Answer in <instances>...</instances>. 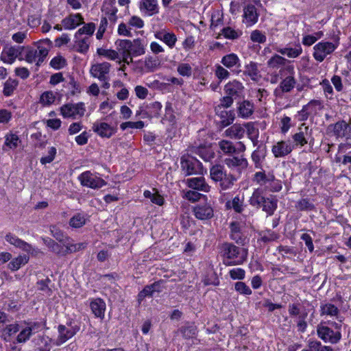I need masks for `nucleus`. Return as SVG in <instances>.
Segmentation results:
<instances>
[{"instance_id":"1","label":"nucleus","mask_w":351,"mask_h":351,"mask_svg":"<svg viewBox=\"0 0 351 351\" xmlns=\"http://www.w3.org/2000/svg\"><path fill=\"white\" fill-rule=\"evenodd\" d=\"M264 189L263 188L256 189L249 199L250 204L257 208H262L267 215L271 216L274 214L277 208V199L273 197H265Z\"/></svg>"},{"instance_id":"2","label":"nucleus","mask_w":351,"mask_h":351,"mask_svg":"<svg viewBox=\"0 0 351 351\" xmlns=\"http://www.w3.org/2000/svg\"><path fill=\"white\" fill-rule=\"evenodd\" d=\"M253 181L260 185L264 191L278 192L282 189L281 181L277 180L271 173L258 171L254 175Z\"/></svg>"},{"instance_id":"3","label":"nucleus","mask_w":351,"mask_h":351,"mask_svg":"<svg viewBox=\"0 0 351 351\" xmlns=\"http://www.w3.org/2000/svg\"><path fill=\"white\" fill-rule=\"evenodd\" d=\"M50 40H40L36 44V49L29 48L25 55V60L29 63L36 62L38 66L43 62L49 53Z\"/></svg>"},{"instance_id":"4","label":"nucleus","mask_w":351,"mask_h":351,"mask_svg":"<svg viewBox=\"0 0 351 351\" xmlns=\"http://www.w3.org/2000/svg\"><path fill=\"white\" fill-rule=\"evenodd\" d=\"M221 253L223 258H226V265H237L242 264L245 257H239L240 249L230 243H224L221 247Z\"/></svg>"},{"instance_id":"5","label":"nucleus","mask_w":351,"mask_h":351,"mask_svg":"<svg viewBox=\"0 0 351 351\" xmlns=\"http://www.w3.org/2000/svg\"><path fill=\"white\" fill-rule=\"evenodd\" d=\"M51 235L59 242L62 243L65 248H67L69 252H76L84 249L86 247V243H71L70 239L64 235L63 232L56 226L52 225L49 227Z\"/></svg>"},{"instance_id":"6","label":"nucleus","mask_w":351,"mask_h":351,"mask_svg":"<svg viewBox=\"0 0 351 351\" xmlns=\"http://www.w3.org/2000/svg\"><path fill=\"white\" fill-rule=\"evenodd\" d=\"M326 322H320L316 328L317 335L319 339L325 343L336 344L339 342L341 339V333L340 331H335L326 324Z\"/></svg>"},{"instance_id":"7","label":"nucleus","mask_w":351,"mask_h":351,"mask_svg":"<svg viewBox=\"0 0 351 351\" xmlns=\"http://www.w3.org/2000/svg\"><path fill=\"white\" fill-rule=\"evenodd\" d=\"M181 169L184 176L202 174L203 167L202 163L196 158L190 156H183L181 158Z\"/></svg>"},{"instance_id":"8","label":"nucleus","mask_w":351,"mask_h":351,"mask_svg":"<svg viewBox=\"0 0 351 351\" xmlns=\"http://www.w3.org/2000/svg\"><path fill=\"white\" fill-rule=\"evenodd\" d=\"M80 330L77 325L72 326L71 324L68 326L59 325L58 327V336L54 341L56 346H60L69 339H71Z\"/></svg>"},{"instance_id":"9","label":"nucleus","mask_w":351,"mask_h":351,"mask_svg":"<svg viewBox=\"0 0 351 351\" xmlns=\"http://www.w3.org/2000/svg\"><path fill=\"white\" fill-rule=\"evenodd\" d=\"M78 179L82 186L94 189L101 188L106 184L102 178L89 171L81 173Z\"/></svg>"},{"instance_id":"10","label":"nucleus","mask_w":351,"mask_h":351,"mask_svg":"<svg viewBox=\"0 0 351 351\" xmlns=\"http://www.w3.org/2000/svg\"><path fill=\"white\" fill-rule=\"evenodd\" d=\"M337 45L331 42H319L314 47L313 57L318 62H322L326 57L332 53Z\"/></svg>"},{"instance_id":"11","label":"nucleus","mask_w":351,"mask_h":351,"mask_svg":"<svg viewBox=\"0 0 351 351\" xmlns=\"http://www.w3.org/2000/svg\"><path fill=\"white\" fill-rule=\"evenodd\" d=\"M60 112L64 118L75 119L77 117H81L84 114V105L83 103L65 104L61 107Z\"/></svg>"},{"instance_id":"12","label":"nucleus","mask_w":351,"mask_h":351,"mask_svg":"<svg viewBox=\"0 0 351 351\" xmlns=\"http://www.w3.org/2000/svg\"><path fill=\"white\" fill-rule=\"evenodd\" d=\"M111 64L107 62L93 64L90 73L93 77L98 78L100 81H106L108 80V73L110 72Z\"/></svg>"},{"instance_id":"13","label":"nucleus","mask_w":351,"mask_h":351,"mask_svg":"<svg viewBox=\"0 0 351 351\" xmlns=\"http://www.w3.org/2000/svg\"><path fill=\"white\" fill-rule=\"evenodd\" d=\"M312 130L309 129L304 123H302L298 129V132L293 135L295 145L302 147L308 143V140L311 136Z\"/></svg>"},{"instance_id":"14","label":"nucleus","mask_w":351,"mask_h":351,"mask_svg":"<svg viewBox=\"0 0 351 351\" xmlns=\"http://www.w3.org/2000/svg\"><path fill=\"white\" fill-rule=\"evenodd\" d=\"M21 53V48L19 46H5L1 54V60L8 64H12Z\"/></svg>"},{"instance_id":"15","label":"nucleus","mask_w":351,"mask_h":351,"mask_svg":"<svg viewBox=\"0 0 351 351\" xmlns=\"http://www.w3.org/2000/svg\"><path fill=\"white\" fill-rule=\"evenodd\" d=\"M42 329V325L39 322L28 324L27 326L23 328L18 335L17 341L19 343L25 342L32 334L38 332Z\"/></svg>"},{"instance_id":"16","label":"nucleus","mask_w":351,"mask_h":351,"mask_svg":"<svg viewBox=\"0 0 351 351\" xmlns=\"http://www.w3.org/2000/svg\"><path fill=\"white\" fill-rule=\"evenodd\" d=\"M258 19V14L255 5L248 4L243 8V22L247 27H250L254 25Z\"/></svg>"},{"instance_id":"17","label":"nucleus","mask_w":351,"mask_h":351,"mask_svg":"<svg viewBox=\"0 0 351 351\" xmlns=\"http://www.w3.org/2000/svg\"><path fill=\"white\" fill-rule=\"evenodd\" d=\"M244 86L238 80H232L227 83L224 86V92L226 95L233 97L234 99L243 95Z\"/></svg>"},{"instance_id":"18","label":"nucleus","mask_w":351,"mask_h":351,"mask_svg":"<svg viewBox=\"0 0 351 351\" xmlns=\"http://www.w3.org/2000/svg\"><path fill=\"white\" fill-rule=\"evenodd\" d=\"M293 146L288 141H278L273 145L271 152L276 158H282L290 154Z\"/></svg>"},{"instance_id":"19","label":"nucleus","mask_w":351,"mask_h":351,"mask_svg":"<svg viewBox=\"0 0 351 351\" xmlns=\"http://www.w3.org/2000/svg\"><path fill=\"white\" fill-rule=\"evenodd\" d=\"M5 238L6 241L10 244L19 247L28 253L36 254L38 252V250L34 248L31 245L12 234H8Z\"/></svg>"},{"instance_id":"20","label":"nucleus","mask_w":351,"mask_h":351,"mask_svg":"<svg viewBox=\"0 0 351 351\" xmlns=\"http://www.w3.org/2000/svg\"><path fill=\"white\" fill-rule=\"evenodd\" d=\"M139 9L148 16H153L159 12V6L157 0H141Z\"/></svg>"},{"instance_id":"21","label":"nucleus","mask_w":351,"mask_h":351,"mask_svg":"<svg viewBox=\"0 0 351 351\" xmlns=\"http://www.w3.org/2000/svg\"><path fill=\"white\" fill-rule=\"evenodd\" d=\"M185 183L191 189L206 193L208 192L210 188L204 177L189 178L186 180Z\"/></svg>"},{"instance_id":"22","label":"nucleus","mask_w":351,"mask_h":351,"mask_svg":"<svg viewBox=\"0 0 351 351\" xmlns=\"http://www.w3.org/2000/svg\"><path fill=\"white\" fill-rule=\"evenodd\" d=\"M84 23V18L81 14H72L62 21V25L65 29H73Z\"/></svg>"},{"instance_id":"23","label":"nucleus","mask_w":351,"mask_h":351,"mask_svg":"<svg viewBox=\"0 0 351 351\" xmlns=\"http://www.w3.org/2000/svg\"><path fill=\"white\" fill-rule=\"evenodd\" d=\"M349 128L348 124L344 121H340L335 124L328 126L327 132L337 137H344Z\"/></svg>"},{"instance_id":"24","label":"nucleus","mask_w":351,"mask_h":351,"mask_svg":"<svg viewBox=\"0 0 351 351\" xmlns=\"http://www.w3.org/2000/svg\"><path fill=\"white\" fill-rule=\"evenodd\" d=\"M93 130L101 137L110 138L114 132V130L109 124L101 122L95 123Z\"/></svg>"},{"instance_id":"25","label":"nucleus","mask_w":351,"mask_h":351,"mask_svg":"<svg viewBox=\"0 0 351 351\" xmlns=\"http://www.w3.org/2000/svg\"><path fill=\"white\" fill-rule=\"evenodd\" d=\"M154 36L157 39L163 41L171 49L174 47L177 42L176 34L165 30L156 32Z\"/></svg>"},{"instance_id":"26","label":"nucleus","mask_w":351,"mask_h":351,"mask_svg":"<svg viewBox=\"0 0 351 351\" xmlns=\"http://www.w3.org/2000/svg\"><path fill=\"white\" fill-rule=\"evenodd\" d=\"M224 162L229 168L238 170L245 169L248 165L247 159L243 156L226 158Z\"/></svg>"},{"instance_id":"27","label":"nucleus","mask_w":351,"mask_h":351,"mask_svg":"<svg viewBox=\"0 0 351 351\" xmlns=\"http://www.w3.org/2000/svg\"><path fill=\"white\" fill-rule=\"evenodd\" d=\"M194 214L199 219H207L213 216V210L208 204L198 205L194 208Z\"/></svg>"},{"instance_id":"28","label":"nucleus","mask_w":351,"mask_h":351,"mask_svg":"<svg viewBox=\"0 0 351 351\" xmlns=\"http://www.w3.org/2000/svg\"><path fill=\"white\" fill-rule=\"evenodd\" d=\"M90 307L93 313L101 319L104 317L106 311V303L100 298H96L92 300L90 303Z\"/></svg>"},{"instance_id":"29","label":"nucleus","mask_w":351,"mask_h":351,"mask_svg":"<svg viewBox=\"0 0 351 351\" xmlns=\"http://www.w3.org/2000/svg\"><path fill=\"white\" fill-rule=\"evenodd\" d=\"M296 80L295 77L292 75H290L280 82L278 88L275 90V93L278 94L279 91L282 93H289L294 88Z\"/></svg>"},{"instance_id":"30","label":"nucleus","mask_w":351,"mask_h":351,"mask_svg":"<svg viewBox=\"0 0 351 351\" xmlns=\"http://www.w3.org/2000/svg\"><path fill=\"white\" fill-rule=\"evenodd\" d=\"M245 130L243 127L239 124H234L225 130L224 134L227 137L234 139H241L244 136Z\"/></svg>"},{"instance_id":"31","label":"nucleus","mask_w":351,"mask_h":351,"mask_svg":"<svg viewBox=\"0 0 351 351\" xmlns=\"http://www.w3.org/2000/svg\"><path fill=\"white\" fill-rule=\"evenodd\" d=\"M43 241L44 243L49 247V249L54 252L55 254L60 255V256H65L67 254H71V252H66L67 248L65 250L63 249V247L59 245L58 243L54 241L50 238H43Z\"/></svg>"},{"instance_id":"32","label":"nucleus","mask_w":351,"mask_h":351,"mask_svg":"<svg viewBox=\"0 0 351 351\" xmlns=\"http://www.w3.org/2000/svg\"><path fill=\"white\" fill-rule=\"evenodd\" d=\"M254 105L249 101H243L239 103L238 106V114L239 117L247 119L254 112Z\"/></svg>"},{"instance_id":"33","label":"nucleus","mask_w":351,"mask_h":351,"mask_svg":"<svg viewBox=\"0 0 351 351\" xmlns=\"http://www.w3.org/2000/svg\"><path fill=\"white\" fill-rule=\"evenodd\" d=\"M243 73L244 75L249 76L253 81L257 82L261 77L257 64L253 62H251L245 66Z\"/></svg>"},{"instance_id":"34","label":"nucleus","mask_w":351,"mask_h":351,"mask_svg":"<svg viewBox=\"0 0 351 351\" xmlns=\"http://www.w3.org/2000/svg\"><path fill=\"white\" fill-rule=\"evenodd\" d=\"M160 61L156 57L147 56L144 60V67L141 69V72H154L159 66Z\"/></svg>"},{"instance_id":"35","label":"nucleus","mask_w":351,"mask_h":351,"mask_svg":"<svg viewBox=\"0 0 351 351\" xmlns=\"http://www.w3.org/2000/svg\"><path fill=\"white\" fill-rule=\"evenodd\" d=\"M29 261V257L26 255H19L13 258L8 265V269L12 271L19 270L22 266L26 265Z\"/></svg>"},{"instance_id":"36","label":"nucleus","mask_w":351,"mask_h":351,"mask_svg":"<svg viewBox=\"0 0 351 351\" xmlns=\"http://www.w3.org/2000/svg\"><path fill=\"white\" fill-rule=\"evenodd\" d=\"M131 55L138 56L145 53V46L140 39H134L131 41L129 40Z\"/></svg>"},{"instance_id":"37","label":"nucleus","mask_w":351,"mask_h":351,"mask_svg":"<svg viewBox=\"0 0 351 351\" xmlns=\"http://www.w3.org/2000/svg\"><path fill=\"white\" fill-rule=\"evenodd\" d=\"M75 45L74 48L77 52L84 53L87 52L89 48L90 45V38L88 36H79L78 38H75Z\"/></svg>"},{"instance_id":"38","label":"nucleus","mask_w":351,"mask_h":351,"mask_svg":"<svg viewBox=\"0 0 351 351\" xmlns=\"http://www.w3.org/2000/svg\"><path fill=\"white\" fill-rule=\"evenodd\" d=\"M228 175L224 170V167L221 165H213L210 169V176L215 182H219L223 178Z\"/></svg>"},{"instance_id":"39","label":"nucleus","mask_w":351,"mask_h":351,"mask_svg":"<svg viewBox=\"0 0 351 351\" xmlns=\"http://www.w3.org/2000/svg\"><path fill=\"white\" fill-rule=\"evenodd\" d=\"M320 314L321 315H327L330 317H335L338 319V315L339 314V308L332 304L326 303L322 304L320 306Z\"/></svg>"},{"instance_id":"40","label":"nucleus","mask_w":351,"mask_h":351,"mask_svg":"<svg viewBox=\"0 0 351 351\" xmlns=\"http://www.w3.org/2000/svg\"><path fill=\"white\" fill-rule=\"evenodd\" d=\"M218 146L220 149V152L226 155H232L237 153L236 147L233 143L228 140H221L219 141Z\"/></svg>"},{"instance_id":"41","label":"nucleus","mask_w":351,"mask_h":351,"mask_svg":"<svg viewBox=\"0 0 351 351\" xmlns=\"http://www.w3.org/2000/svg\"><path fill=\"white\" fill-rule=\"evenodd\" d=\"M221 119V123L224 126H227L232 123L234 119V113L233 110H224L221 109L219 113L217 114Z\"/></svg>"},{"instance_id":"42","label":"nucleus","mask_w":351,"mask_h":351,"mask_svg":"<svg viewBox=\"0 0 351 351\" xmlns=\"http://www.w3.org/2000/svg\"><path fill=\"white\" fill-rule=\"evenodd\" d=\"M221 63L227 68H232L239 65V59L234 53H230L223 56L221 59Z\"/></svg>"},{"instance_id":"43","label":"nucleus","mask_w":351,"mask_h":351,"mask_svg":"<svg viewBox=\"0 0 351 351\" xmlns=\"http://www.w3.org/2000/svg\"><path fill=\"white\" fill-rule=\"evenodd\" d=\"M19 82L16 80L9 78L4 83V87L3 90V95L6 97L12 95L14 90L18 86Z\"/></svg>"},{"instance_id":"44","label":"nucleus","mask_w":351,"mask_h":351,"mask_svg":"<svg viewBox=\"0 0 351 351\" xmlns=\"http://www.w3.org/2000/svg\"><path fill=\"white\" fill-rule=\"evenodd\" d=\"M282 55H287L289 58H295L298 57L302 52V47L299 45L295 48L286 47L278 50Z\"/></svg>"},{"instance_id":"45","label":"nucleus","mask_w":351,"mask_h":351,"mask_svg":"<svg viewBox=\"0 0 351 351\" xmlns=\"http://www.w3.org/2000/svg\"><path fill=\"white\" fill-rule=\"evenodd\" d=\"M95 29V25L93 23H89L84 25L82 27L80 28L75 34V38L82 36L83 34H86L85 36H91Z\"/></svg>"},{"instance_id":"46","label":"nucleus","mask_w":351,"mask_h":351,"mask_svg":"<svg viewBox=\"0 0 351 351\" xmlns=\"http://www.w3.org/2000/svg\"><path fill=\"white\" fill-rule=\"evenodd\" d=\"M247 129V134L250 139L252 140L254 145H256L258 143V130L256 128L253 123H247L245 125Z\"/></svg>"},{"instance_id":"47","label":"nucleus","mask_w":351,"mask_h":351,"mask_svg":"<svg viewBox=\"0 0 351 351\" xmlns=\"http://www.w3.org/2000/svg\"><path fill=\"white\" fill-rule=\"evenodd\" d=\"M265 157V149H261L260 147L257 148V149L254 150L252 154V159L253 162L255 163V167L258 168L261 167V162Z\"/></svg>"},{"instance_id":"48","label":"nucleus","mask_w":351,"mask_h":351,"mask_svg":"<svg viewBox=\"0 0 351 351\" xmlns=\"http://www.w3.org/2000/svg\"><path fill=\"white\" fill-rule=\"evenodd\" d=\"M304 106L308 110L310 114H316L317 112L321 110L324 107L321 101L316 99L311 100Z\"/></svg>"},{"instance_id":"49","label":"nucleus","mask_w":351,"mask_h":351,"mask_svg":"<svg viewBox=\"0 0 351 351\" xmlns=\"http://www.w3.org/2000/svg\"><path fill=\"white\" fill-rule=\"evenodd\" d=\"M234 98L233 97L228 95L222 97L220 99V104L215 108L216 114H219V110H221V109L228 108L230 107L234 102Z\"/></svg>"},{"instance_id":"50","label":"nucleus","mask_w":351,"mask_h":351,"mask_svg":"<svg viewBox=\"0 0 351 351\" xmlns=\"http://www.w3.org/2000/svg\"><path fill=\"white\" fill-rule=\"evenodd\" d=\"M118 51L122 57H130L131 52L129 45V40H121L118 44Z\"/></svg>"},{"instance_id":"51","label":"nucleus","mask_w":351,"mask_h":351,"mask_svg":"<svg viewBox=\"0 0 351 351\" xmlns=\"http://www.w3.org/2000/svg\"><path fill=\"white\" fill-rule=\"evenodd\" d=\"M234 180L235 178L233 176L230 174L226 175L225 178H223L219 181L220 189L222 191H226L231 189L234 184Z\"/></svg>"},{"instance_id":"52","label":"nucleus","mask_w":351,"mask_h":351,"mask_svg":"<svg viewBox=\"0 0 351 351\" xmlns=\"http://www.w3.org/2000/svg\"><path fill=\"white\" fill-rule=\"evenodd\" d=\"M86 223V219L84 215L80 213L75 215L71 218L69 225L75 228L82 227Z\"/></svg>"},{"instance_id":"53","label":"nucleus","mask_w":351,"mask_h":351,"mask_svg":"<svg viewBox=\"0 0 351 351\" xmlns=\"http://www.w3.org/2000/svg\"><path fill=\"white\" fill-rule=\"evenodd\" d=\"M5 146L10 149H15L17 147L20 140L17 135L14 134H8L5 136Z\"/></svg>"},{"instance_id":"54","label":"nucleus","mask_w":351,"mask_h":351,"mask_svg":"<svg viewBox=\"0 0 351 351\" xmlns=\"http://www.w3.org/2000/svg\"><path fill=\"white\" fill-rule=\"evenodd\" d=\"M97 53L98 55L104 56L111 60H114L119 58V53L112 49L99 48L97 49Z\"/></svg>"},{"instance_id":"55","label":"nucleus","mask_w":351,"mask_h":351,"mask_svg":"<svg viewBox=\"0 0 351 351\" xmlns=\"http://www.w3.org/2000/svg\"><path fill=\"white\" fill-rule=\"evenodd\" d=\"M157 286V284L154 283L145 287V288L138 295V301L143 300L147 296H152L153 293L156 291V287Z\"/></svg>"},{"instance_id":"56","label":"nucleus","mask_w":351,"mask_h":351,"mask_svg":"<svg viewBox=\"0 0 351 351\" xmlns=\"http://www.w3.org/2000/svg\"><path fill=\"white\" fill-rule=\"evenodd\" d=\"M285 62L286 60L284 58L275 55L268 60L267 65L270 68L278 69L280 66L284 65Z\"/></svg>"},{"instance_id":"57","label":"nucleus","mask_w":351,"mask_h":351,"mask_svg":"<svg viewBox=\"0 0 351 351\" xmlns=\"http://www.w3.org/2000/svg\"><path fill=\"white\" fill-rule=\"evenodd\" d=\"M179 331L185 339L193 338L196 335V328L192 325L182 326L179 329Z\"/></svg>"},{"instance_id":"58","label":"nucleus","mask_w":351,"mask_h":351,"mask_svg":"<svg viewBox=\"0 0 351 351\" xmlns=\"http://www.w3.org/2000/svg\"><path fill=\"white\" fill-rule=\"evenodd\" d=\"M203 281L206 285H213L216 286L219 284L218 277L213 269L208 271V274L204 277Z\"/></svg>"},{"instance_id":"59","label":"nucleus","mask_w":351,"mask_h":351,"mask_svg":"<svg viewBox=\"0 0 351 351\" xmlns=\"http://www.w3.org/2000/svg\"><path fill=\"white\" fill-rule=\"evenodd\" d=\"M243 199H241L239 196H236L232 202H227L226 205L228 207L232 208L235 212L240 213L243 210Z\"/></svg>"},{"instance_id":"60","label":"nucleus","mask_w":351,"mask_h":351,"mask_svg":"<svg viewBox=\"0 0 351 351\" xmlns=\"http://www.w3.org/2000/svg\"><path fill=\"white\" fill-rule=\"evenodd\" d=\"M55 101V96L53 93L50 91L43 93L40 98V102L44 106H48L53 103Z\"/></svg>"},{"instance_id":"61","label":"nucleus","mask_w":351,"mask_h":351,"mask_svg":"<svg viewBox=\"0 0 351 351\" xmlns=\"http://www.w3.org/2000/svg\"><path fill=\"white\" fill-rule=\"evenodd\" d=\"M221 34L228 39H236L239 37L241 35V32H238L237 31L233 29L230 27H224L221 30Z\"/></svg>"},{"instance_id":"62","label":"nucleus","mask_w":351,"mask_h":351,"mask_svg":"<svg viewBox=\"0 0 351 351\" xmlns=\"http://www.w3.org/2000/svg\"><path fill=\"white\" fill-rule=\"evenodd\" d=\"M117 32L119 35L127 37H132L131 27L128 23H121L118 26Z\"/></svg>"},{"instance_id":"63","label":"nucleus","mask_w":351,"mask_h":351,"mask_svg":"<svg viewBox=\"0 0 351 351\" xmlns=\"http://www.w3.org/2000/svg\"><path fill=\"white\" fill-rule=\"evenodd\" d=\"M19 330V326L17 324H12L7 326L3 330V335L4 339H7V337H10L14 335Z\"/></svg>"},{"instance_id":"64","label":"nucleus","mask_w":351,"mask_h":351,"mask_svg":"<svg viewBox=\"0 0 351 351\" xmlns=\"http://www.w3.org/2000/svg\"><path fill=\"white\" fill-rule=\"evenodd\" d=\"M235 290L240 294L243 295H250L252 294V290L250 288L243 282H237L234 285Z\"/></svg>"}]
</instances>
